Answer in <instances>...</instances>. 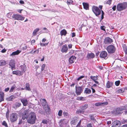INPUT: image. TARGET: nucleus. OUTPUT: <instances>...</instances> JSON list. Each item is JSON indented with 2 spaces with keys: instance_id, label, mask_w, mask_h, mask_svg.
<instances>
[{
  "instance_id": "nucleus-41",
  "label": "nucleus",
  "mask_w": 127,
  "mask_h": 127,
  "mask_svg": "<svg viewBox=\"0 0 127 127\" xmlns=\"http://www.w3.org/2000/svg\"><path fill=\"white\" fill-rule=\"evenodd\" d=\"M2 125L3 126H4L6 127H8V126H7V124L5 121H3V122L2 123Z\"/></svg>"
},
{
  "instance_id": "nucleus-30",
  "label": "nucleus",
  "mask_w": 127,
  "mask_h": 127,
  "mask_svg": "<svg viewBox=\"0 0 127 127\" xmlns=\"http://www.w3.org/2000/svg\"><path fill=\"white\" fill-rule=\"evenodd\" d=\"M15 98L14 96L13 95H12L7 98V99L8 101H11L14 99Z\"/></svg>"
},
{
  "instance_id": "nucleus-40",
  "label": "nucleus",
  "mask_w": 127,
  "mask_h": 127,
  "mask_svg": "<svg viewBox=\"0 0 127 127\" xmlns=\"http://www.w3.org/2000/svg\"><path fill=\"white\" fill-rule=\"evenodd\" d=\"M77 120H73L71 122V123L73 124V125H75L76 124Z\"/></svg>"
},
{
  "instance_id": "nucleus-63",
  "label": "nucleus",
  "mask_w": 127,
  "mask_h": 127,
  "mask_svg": "<svg viewBox=\"0 0 127 127\" xmlns=\"http://www.w3.org/2000/svg\"><path fill=\"white\" fill-rule=\"evenodd\" d=\"M72 45L71 44H70L68 45V47L69 49H71L72 48Z\"/></svg>"
},
{
  "instance_id": "nucleus-49",
  "label": "nucleus",
  "mask_w": 127,
  "mask_h": 127,
  "mask_svg": "<svg viewBox=\"0 0 127 127\" xmlns=\"http://www.w3.org/2000/svg\"><path fill=\"white\" fill-rule=\"evenodd\" d=\"M45 66V65L44 64H43L41 66V71H43L44 70Z\"/></svg>"
},
{
  "instance_id": "nucleus-60",
  "label": "nucleus",
  "mask_w": 127,
  "mask_h": 127,
  "mask_svg": "<svg viewBox=\"0 0 127 127\" xmlns=\"http://www.w3.org/2000/svg\"><path fill=\"white\" fill-rule=\"evenodd\" d=\"M74 53V51L73 50H71L69 52V54H71Z\"/></svg>"
},
{
  "instance_id": "nucleus-17",
  "label": "nucleus",
  "mask_w": 127,
  "mask_h": 127,
  "mask_svg": "<svg viewBox=\"0 0 127 127\" xmlns=\"http://www.w3.org/2000/svg\"><path fill=\"white\" fill-rule=\"evenodd\" d=\"M68 50V48L67 45L65 44L62 46V47L61 50V51L63 53H66L67 52Z\"/></svg>"
},
{
  "instance_id": "nucleus-42",
  "label": "nucleus",
  "mask_w": 127,
  "mask_h": 127,
  "mask_svg": "<svg viewBox=\"0 0 127 127\" xmlns=\"http://www.w3.org/2000/svg\"><path fill=\"white\" fill-rule=\"evenodd\" d=\"M62 111L61 110H60L58 113V115L59 116H61L62 115Z\"/></svg>"
},
{
  "instance_id": "nucleus-11",
  "label": "nucleus",
  "mask_w": 127,
  "mask_h": 127,
  "mask_svg": "<svg viewBox=\"0 0 127 127\" xmlns=\"http://www.w3.org/2000/svg\"><path fill=\"white\" fill-rule=\"evenodd\" d=\"M19 68L21 70V71L22 72L23 74L27 70V66L25 64H24L23 65H21L20 66Z\"/></svg>"
},
{
  "instance_id": "nucleus-27",
  "label": "nucleus",
  "mask_w": 127,
  "mask_h": 127,
  "mask_svg": "<svg viewBox=\"0 0 127 127\" xmlns=\"http://www.w3.org/2000/svg\"><path fill=\"white\" fill-rule=\"evenodd\" d=\"M113 83L108 81L106 84V86L107 88H109L111 87Z\"/></svg>"
},
{
  "instance_id": "nucleus-39",
  "label": "nucleus",
  "mask_w": 127,
  "mask_h": 127,
  "mask_svg": "<svg viewBox=\"0 0 127 127\" xmlns=\"http://www.w3.org/2000/svg\"><path fill=\"white\" fill-rule=\"evenodd\" d=\"M4 93L3 92H2V91L0 92V97L4 98Z\"/></svg>"
},
{
  "instance_id": "nucleus-32",
  "label": "nucleus",
  "mask_w": 127,
  "mask_h": 127,
  "mask_svg": "<svg viewBox=\"0 0 127 127\" xmlns=\"http://www.w3.org/2000/svg\"><path fill=\"white\" fill-rule=\"evenodd\" d=\"M84 112V111L82 109H79L76 112V113L78 114H83Z\"/></svg>"
},
{
  "instance_id": "nucleus-20",
  "label": "nucleus",
  "mask_w": 127,
  "mask_h": 127,
  "mask_svg": "<svg viewBox=\"0 0 127 127\" xmlns=\"http://www.w3.org/2000/svg\"><path fill=\"white\" fill-rule=\"evenodd\" d=\"M76 59V58L74 56H72L69 59V61L70 64L73 63Z\"/></svg>"
},
{
  "instance_id": "nucleus-61",
  "label": "nucleus",
  "mask_w": 127,
  "mask_h": 127,
  "mask_svg": "<svg viewBox=\"0 0 127 127\" xmlns=\"http://www.w3.org/2000/svg\"><path fill=\"white\" fill-rule=\"evenodd\" d=\"M4 98L0 96V102L4 101Z\"/></svg>"
},
{
  "instance_id": "nucleus-3",
  "label": "nucleus",
  "mask_w": 127,
  "mask_h": 127,
  "mask_svg": "<svg viewBox=\"0 0 127 127\" xmlns=\"http://www.w3.org/2000/svg\"><path fill=\"white\" fill-rule=\"evenodd\" d=\"M127 7V3L124 2L119 3L117 5V9L119 11H121L125 9Z\"/></svg>"
},
{
  "instance_id": "nucleus-10",
  "label": "nucleus",
  "mask_w": 127,
  "mask_h": 127,
  "mask_svg": "<svg viewBox=\"0 0 127 127\" xmlns=\"http://www.w3.org/2000/svg\"><path fill=\"white\" fill-rule=\"evenodd\" d=\"M15 61L13 59H12L10 60L9 63V65L11 67V69L12 70L13 69H15Z\"/></svg>"
},
{
  "instance_id": "nucleus-16",
  "label": "nucleus",
  "mask_w": 127,
  "mask_h": 127,
  "mask_svg": "<svg viewBox=\"0 0 127 127\" xmlns=\"http://www.w3.org/2000/svg\"><path fill=\"white\" fill-rule=\"evenodd\" d=\"M20 100L24 106H26L29 103L27 99L26 98H21L20 99Z\"/></svg>"
},
{
  "instance_id": "nucleus-31",
  "label": "nucleus",
  "mask_w": 127,
  "mask_h": 127,
  "mask_svg": "<svg viewBox=\"0 0 127 127\" xmlns=\"http://www.w3.org/2000/svg\"><path fill=\"white\" fill-rule=\"evenodd\" d=\"M84 92L87 94H90L91 93V90L88 88H86Z\"/></svg>"
},
{
  "instance_id": "nucleus-19",
  "label": "nucleus",
  "mask_w": 127,
  "mask_h": 127,
  "mask_svg": "<svg viewBox=\"0 0 127 127\" xmlns=\"http://www.w3.org/2000/svg\"><path fill=\"white\" fill-rule=\"evenodd\" d=\"M67 122V121L66 119H62L60 120L59 124L60 126H62L63 125L66 124Z\"/></svg>"
},
{
  "instance_id": "nucleus-59",
  "label": "nucleus",
  "mask_w": 127,
  "mask_h": 127,
  "mask_svg": "<svg viewBox=\"0 0 127 127\" xmlns=\"http://www.w3.org/2000/svg\"><path fill=\"white\" fill-rule=\"evenodd\" d=\"M9 88L7 87V88H6L5 89L4 91L5 92H7L9 90Z\"/></svg>"
},
{
  "instance_id": "nucleus-14",
  "label": "nucleus",
  "mask_w": 127,
  "mask_h": 127,
  "mask_svg": "<svg viewBox=\"0 0 127 127\" xmlns=\"http://www.w3.org/2000/svg\"><path fill=\"white\" fill-rule=\"evenodd\" d=\"M107 54L106 51H105L102 52L100 54V56L101 58H103L106 59L107 58Z\"/></svg>"
},
{
  "instance_id": "nucleus-38",
  "label": "nucleus",
  "mask_w": 127,
  "mask_h": 127,
  "mask_svg": "<svg viewBox=\"0 0 127 127\" xmlns=\"http://www.w3.org/2000/svg\"><path fill=\"white\" fill-rule=\"evenodd\" d=\"M76 99L79 100H84V99L83 97L78 96L76 98Z\"/></svg>"
},
{
  "instance_id": "nucleus-8",
  "label": "nucleus",
  "mask_w": 127,
  "mask_h": 127,
  "mask_svg": "<svg viewBox=\"0 0 127 127\" xmlns=\"http://www.w3.org/2000/svg\"><path fill=\"white\" fill-rule=\"evenodd\" d=\"M106 49L109 53H113L115 51V48L112 45H110L107 46Z\"/></svg>"
},
{
  "instance_id": "nucleus-45",
  "label": "nucleus",
  "mask_w": 127,
  "mask_h": 127,
  "mask_svg": "<svg viewBox=\"0 0 127 127\" xmlns=\"http://www.w3.org/2000/svg\"><path fill=\"white\" fill-rule=\"evenodd\" d=\"M123 48L124 49V50L125 52L126 53L127 51V47L125 45H124L123 46Z\"/></svg>"
},
{
  "instance_id": "nucleus-12",
  "label": "nucleus",
  "mask_w": 127,
  "mask_h": 127,
  "mask_svg": "<svg viewBox=\"0 0 127 127\" xmlns=\"http://www.w3.org/2000/svg\"><path fill=\"white\" fill-rule=\"evenodd\" d=\"M121 123L119 121L116 120L114 121L112 123V127H119Z\"/></svg>"
},
{
  "instance_id": "nucleus-2",
  "label": "nucleus",
  "mask_w": 127,
  "mask_h": 127,
  "mask_svg": "<svg viewBox=\"0 0 127 127\" xmlns=\"http://www.w3.org/2000/svg\"><path fill=\"white\" fill-rule=\"evenodd\" d=\"M36 119V115L34 112H31L29 117L27 118L28 122L30 124H33L35 122Z\"/></svg>"
},
{
  "instance_id": "nucleus-18",
  "label": "nucleus",
  "mask_w": 127,
  "mask_h": 127,
  "mask_svg": "<svg viewBox=\"0 0 127 127\" xmlns=\"http://www.w3.org/2000/svg\"><path fill=\"white\" fill-rule=\"evenodd\" d=\"M112 42V39L109 37L105 38L104 40V43L106 44H110Z\"/></svg>"
},
{
  "instance_id": "nucleus-22",
  "label": "nucleus",
  "mask_w": 127,
  "mask_h": 127,
  "mask_svg": "<svg viewBox=\"0 0 127 127\" xmlns=\"http://www.w3.org/2000/svg\"><path fill=\"white\" fill-rule=\"evenodd\" d=\"M21 51L19 50H17L16 51L13 52L11 54L10 56H13L15 55H18L20 52Z\"/></svg>"
},
{
  "instance_id": "nucleus-52",
  "label": "nucleus",
  "mask_w": 127,
  "mask_h": 127,
  "mask_svg": "<svg viewBox=\"0 0 127 127\" xmlns=\"http://www.w3.org/2000/svg\"><path fill=\"white\" fill-rule=\"evenodd\" d=\"M112 0H108L106 2V3L110 5L111 3Z\"/></svg>"
},
{
  "instance_id": "nucleus-26",
  "label": "nucleus",
  "mask_w": 127,
  "mask_h": 127,
  "mask_svg": "<svg viewBox=\"0 0 127 127\" xmlns=\"http://www.w3.org/2000/svg\"><path fill=\"white\" fill-rule=\"evenodd\" d=\"M25 88V89L26 90L29 91H30L31 90L30 85L29 83H27L26 84Z\"/></svg>"
},
{
  "instance_id": "nucleus-58",
  "label": "nucleus",
  "mask_w": 127,
  "mask_h": 127,
  "mask_svg": "<svg viewBox=\"0 0 127 127\" xmlns=\"http://www.w3.org/2000/svg\"><path fill=\"white\" fill-rule=\"evenodd\" d=\"M35 40L34 39L32 40L31 41V44H34L35 42Z\"/></svg>"
},
{
  "instance_id": "nucleus-36",
  "label": "nucleus",
  "mask_w": 127,
  "mask_h": 127,
  "mask_svg": "<svg viewBox=\"0 0 127 127\" xmlns=\"http://www.w3.org/2000/svg\"><path fill=\"white\" fill-rule=\"evenodd\" d=\"M67 2L68 5H70L71 4H74L73 3V1L71 0H67Z\"/></svg>"
},
{
  "instance_id": "nucleus-56",
  "label": "nucleus",
  "mask_w": 127,
  "mask_h": 127,
  "mask_svg": "<svg viewBox=\"0 0 127 127\" xmlns=\"http://www.w3.org/2000/svg\"><path fill=\"white\" fill-rule=\"evenodd\" d=\"M105 27L104 26H101L100 27L101 29L102 30L105 31Z\"/></svg>"
},
{
  "instance_id": "nucleus-37",
  "label": "nucleus",
  "mask_w": 127,
  "mask_h": 127,
  "mask_svg": "<svg viewBox=\"0 0 127 127\" xmlns=\"http://www.w3.org/2000/svg\"><path fill=\"white\" fill-rule=\"evenodd\" d=\"M125 88H123L122 89H120L118 90V92L120 93H123L124 92L125 90Z\"/></svg>"
},
{
  "instance_id": "nucleus-50",
  "label": "nucleus",
  "mask_w": 127,
  "mask_h": 127,
  "mask_svg": "<svg viewBox=\"0 0 127 127\" xmlns=\"http://www.w3.org/2000/svg\"><path fill=\"white\" fill-rule=\"evenodd\" d=\"M12 14L11 13L9 12L7 14V17L9 18H11V16Z\"/></svg>"
},
{
  "instance_id": "nucleus-24",
  "label": "nucleus",
  "mask_w": 127,
  "mask_h": 127,
  "mask_svg": "<svg viewBox=\"0 0 127 127\" xmlns=\"http://www.w3.org/2000/svg\"><path fill=\"white\" fill-rule=\"evenodd\" d=\"M108 104L107 102L101 103L100 102H98L96 103L95 104V105L96 106H98L101 105L102 104H104L105 105H106Z\"/></svg>"
},
{
  "instance_id": "nucleus-9",
  "label": "nucleus",
  "mask_w": 127,
  "mask_h": 127,
  "mask_svg": "<svg viewBox=\"0 0 127 127\" xmlns=\"http://www.w3.org/2000/svg\"><path fill=\"white\" fill-rule=\"evenodd\" d=\"M12 17L15 20H23L25 17L18 14H14L12 16Z\"/></svg>"
},
{
  "instance_id": "nucleus-6",
  "label": "nucleus",
  "mask_w": 127,
  "mask_h": 127,
  "mask_svg": "<svg viewBox=\"0 0 127 127\" xmlns=\"http://www.w3.org/2000/svg\"><path fill=\"white\" fill-rule=\"evenodd\" d=\"M92 11L96 16L100 15L101 13L100 10L97 7L93 6L92 7Z\"/></svg>"
},
{
  "instance_id": "nucleus-34",
  "label": "nucleus",
  "mask_w": 127,
  "mask_h": 127,
  "mask_svg": "<svg viewBox=\"0 0 127 127\" xmlns=\"http://www.w3.org/2000/svg\"><path fill=\"white\" fill-rule=\"evenodd\" d=\"M16 88V86L15 84H14V85L10 88L9 91V92L10 93H11Z\"/></svg>"
},
{
  "instance_id": "nucleus-48",
  "label": "nucleus",
  "mask_w": 127,
  "mask_h": 127,
  "mask_svg": "<svg viewBox=\"0 0 127 127\" xmlns=\"http://www.w3.org/2000/svg\"><path fill=\"white\" fill-rule=\"evenodd\" d=\"M48 43H40V45L41 46H45L47 45L48 44Z\"/></svg>"
},
{
  "instance_id": "nucleus-5",
  "label": "nucleus",
  "mask_w": 127,
  "mask_h": 127,
  "mask_svg": "<svg viewBox=\"0 0 127 127\" xmlns=\"http://www.w3.org/2000/svg\"><path fill=\"white\" fill-rule=\"evenodd\" d=\"M28 109H26L25 108H23L20 110V114L22 117V119L23 120L27 119V114L28 113Z\"/></svg>"
},
{
  "instance_id": "nucleus-29",
  "label": "nucleus",
  "mask_w": 127,
  "mask_h": 127,
  "mask_svg": "<svg viewBox=\"0 0 127 127\" xmlns=\"http://www.w3.org/2000/svg\"><path fill=\"white\" fill-rule=\"evenodd\" d=\"M88 107V105L87 104H85L84 105L82 106L81 107V109L84 111Z\"/></svg>"
},
{
  "instance_id": "nucleus-21",
  "label": "nucleus",
  "mask_w": 127,
  "mask_h": 127,
  "mask_svg": "<svg viewBox=\"0 0 127 127\" xmlns=\"http://www.w3.org/2000/svg\"><path fill=\"white\" fill-rule=\"evenodd\" d=\"M90 78L92 80L94 81L97 84H98V82L96 80L98 79V76H90Z\"/></svg>"
},
{
  "instance_id": "nucleus-33",
  "label": "nucleus",
  "mask_w": 127,
  "mask_h": 127,
  "mask_svg": "<svg viewBox=\"0 0 127 127\" xmlns=\"http://www.w3.org/2000/svg\"><path fill=\"white\" fill-rule=\"evenodd\" d=\"M39 29L38 28H36L34 30L33 33V36H35L36 35V33L39 30Z\"/></svg>"
},
{
  "instance_id": "nucleus-28",
  "label": "nucleus",
  "mask_w": 127,
  "mask_h": 127,
  "mask_svg": "<svg viewBox=\"0 0 127 127\" xmlns=\"http://www.w3.org/2000/svg\"><path fill=\"white\" fill-rule=\"evenodd\" d=\"M83 5L84 9L86 10L88 9L89 5L88 4L86 3L83 2Z\"/></svg>"
},
{
  "instance_id": "nucleus-64",
  "label": "nucleus",
  "mask_w": 127,
  "mask_h": 127,
  "mask_svg": "<svg viewBox=\"0 0 127 127\" xmlns=\"http://www.w3.org/2000/svg\"><path fill=\"white\" fill-rule=\"evenodd\" d=\"M19 3L21 4H24V2L23 0H20L19 1Z\"/></svg>"
},
{
  "instance_id": "nucleus-1",
  "label": "nucleus",
  "mask_w": 127,
  "mask_h": 127,
  "mask_svg": "<svg viewBox=\"0 0 127 127\" xmlns=\"http://www.w3.org/2000/svg\"><path fill=\"white\" fill-rule=\"evenodd\" d=\"M40 101L41 105L43 106L46 113H49V112L50 111V107L47 105L46 100L44 99L41 98L40 100Z\"/></svg>"
},
{
  "instance_id": "nucleus-53",
  "label": "nucleus",
  "mask_w": 127,
  "mask_h": 127,
  "mask_svg": "<svg viewBox=\"0 0 127 127\" xmlns=\"http://www.w3.org/2000/svg\"><path fill=\"white\" fill-rule=\"evenodd\" d=\"M87 127H92V125L91 123H89L87 124Z\"/></svg>"
},
{
  "instance_id": "nucleus-25",
  "label": "nucleus",
  "mask_w": 127,
  "mask_h": 127,
  "mask_svg": "<svg viewBox=\"0 0 127 127\" xmlns=\"http://www.w3.org/2000/svg\"><path fill=\"white\" fill-rule=\"evenodd\" d=\"M6 64V62L5 61L3 60H0V66H4Z\"/></svg>"
},
{
  "instance_id": "nucleus-35",
  "label": "nucleus",
  "mask_w": 127,
  "mask_h": 127,
  "mask_svg": "<svg viewBox=\"0 0 127 127\" xmlns=\"http://www.w3.org/2000/svg\"><path fill=\"white\" fill-rule=\"evenodd\" d=\"M66 31L64 29L62 30L60 32L61 34L62 35H65L66 34Z\"/></svg>"
},
{
  "instance_id": "nucleus-4",
  "label": "nucleus",
  "mask_w": 127,
  "mask_h": 127,
  "mask_svg": "<svg viewBox=\"0 0 127 127\" xmlns=\"http://www.w3.org/2000/svg\"><path fill=\"white\" fill-rule=\"evenodd\" d=\"M126 109H127V105L118 108L114 110V113L117 115L120 114L122 113L123 111Z\"/></svg>"
},
{
  "instance_id": "nucleus-47",
  "label": "nucleus",
  "mask_w": 127,
  "mask_h": 127,
  "mask_svg": "<svg viewBox=\"0 0 127 127\" xmlns=\"http://www.w3.org/2000/svg\"><path fill=\"white\" fill-rule=\"evenodd\" d=\"M21 103H20V102H18V103H17L16 105V106L17 108L18 107H19L20 106H21Z\"/></svg>"
},
{
  "instance_id": "nucleus-62",
  "label": "nucleus",
  "mask_w": 127,
  "mask_h": 127,
  "mask_svg": "<svg viewBox=\"0 0 127 127\" xmlns=\"http://www.w3.org/2000/svg\"><path fill=\"white\" fill-rule=\"evenodd\" d=\"M116 5H114L112 7V9L113 11H115L116 10Z\"/></svg>"
},
{
  "instance_id": "nucleus-13",
  "label": "nucleus",
  "mask_w": 127,
  "mask_h": 127,
  "mask_svg": "<svg viewBox=\"0 0 127 127\" xmlns=\"http://www.w3.org/2000/svg\"><path fill=\"white\" fill-rule=\"evenodd\" d=\"M76 93L77 95H80L82 91V89L81 87H77L76 86Z\"/></svg>"
},
{
  "instance_id": "nucleus-15",
  "label": "nucleus",
  "mask_w": 127,
  "mask_h": 127,
  "mask_svg": "<svg viewBox=\"0 0 127 127\" xmlns=\"http://www.w3.org/2000/svg\"><path fill=\"white\" fill-rule=\"evenodd\" d=\"M12 73L13 74L15 75L19 76H21L23 75V73H22V72H21V71L19 70L13 71Z\"/></svg>"
},
{
  "instance_id": "nucleus-46",
  "label": "nucleus",
  "mask_w": 127,
  "mask_h": 127,
  "mask_svg": "<svg viewBox=\"0 0 127 127\" xmlns=\"http://www.w3.org/2000/svg\"><path fill=\"white\" fill-rule=\"evenodd\" d=\"M90 118L94 122L96 121L94 119V117L93 115H92L90 116Z\"/></svg>"
},
{
  "instance_id": "nucleus-7",
  "label": "nucleus",
  "mask_w": 127,
  "mask_h": 127,
  "mask_svg": "<svg viewBox=\"0 0 127 127\" xmlns=\"http://www.w3.org/2000/svg\"><path fill=\"white\" fill-rule=\"evenodd\" d=\"M17 114L15 113H12L10 115V120L12 122H14L16 121L17 119Z\"/></svg>"
},
{
  "instance_id": "nucleus-43",
  "label": "nucleus",
  "mask_w": 127,
  "mask_h": 127,
  "mask_svg": "<svg viewBox=\"0 0 127 127\" xmlns=\"http://www.w3.org/2000/svg\"><path fill=\"white\" fill-rule=\"evenodd\" d=\"M48 122V121L46 119L43 120L42 121V123L45 124H47Z\"/></svg>"
},
{
  "instance_id": "nucleus-23",
  "label": "nucleus",
  "mask_w": 127,
  "mask_h": 127,
  "mask_svg": "<svg viewBox=\"0 0 127 127\" xmlns=\"http://www.w3.org/2000/svg\"><path fill=\"white\" fill-rule=\"evenodd\" d=\"M95 57V55L93 53L88 54L87 55V58L88 59L94 58Z\"/></svg>"
},
{
  "instance_id": "nucleus-57",
  "label": "nucleus",
  "mask_w": 127,
  "mask_h": 127,
  "mask_svg": "<svg viewBox=\"0 0 127 127\" xmlns=\"http://www.w3.org/2000/svg\"><path fill=\"white\" fill-rule=\"evenodd\" d=\"M81 122V120L80 121H79V123H78L77 125L76 126H77V127H78V126H80Z\"/></svg>"
},
{
  "instance_id": "nucleus-54",
  "label": "nucleus",
  "mask_w": 127,
  "mask_h": 127,
  "mask_svg": "<svg viewBox=\"0 0 127 127\" xmlns=\"http://www.w3.org/2000/svg\"><path fill=\"white\" fill-rule=\"evenodd\" d=\"M9 112L8 111H7L6 113V117L7 118H8L9 117Z\"/></svg>"
},
{
  "instance_id": "nucleus-44",
  "label": "nucleus",
  "mask_w": 127,
  "mask_h": 127,
  "mask_svg": "<svg viewBox=\"0 0 127 127\" xmlns=\"http://www.w3.org/2000/svg\"><path fill=\"white\" fill-rule=\"evenodd\" d=\"M120 83V81L119 80L116 81L115 82V84L116 86H119Z\"/></svg>"
},
{
  "instance_id": "nucleus-51",
  "label": "nucleus",
  "mask_w": 127,
  "mask_h": 127,
  "mask_svg": "<svg viewBox=\"0 0 127 127\" xmlns=\"http://www.w3.org/2000/svg\"><path fill=\"white\" fill-rule=\"evenodd\" d=\"M85 77L84 76H81L78 78L77 79L78 81L79 80L81 79H82Z\"/></svg>"
},
{
  "instance_id": "nucleus-55",
  "label": "nucleus",
  "mask_w": 127,
  "mask_h": 127,
  "mask_svg": "<svg viewBox=\"0 0 127 127\" xmlns=\"http://www.w3.org/2000/svg\"><path fill=\"white\" fill-rule=\"evenodd\" d=\"M6 50L4 48L1 51V52L2 53H4L6 52Z\"/></svg>"
}]
</instances>
